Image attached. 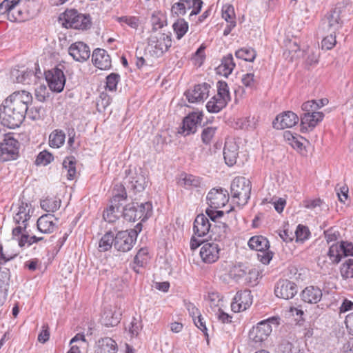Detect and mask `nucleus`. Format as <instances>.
I'll use <instances>...</instances> for the list:
<instances>
[{
	"instance_id": "f257e3e1",
	"label": "nucleus",
	"mask_w": 353,
	"mask_h": 353,
	"mask_svg": "<svg viewBox=\"0 0 353 353\" xmlns=\"http://www.w3.org/2000/svg\"><path fill=\"white\" fill-rule=\"evenodd\" d=\"M32 96L26 90L14 92L4 100L0 108L1 123L9 128H15L23 123Z\"/></svg>"
},
{
	"instance_id": "69168bd1",
	"label": "nucleus",
	"mask_w": 353,
	"mask_h": 353,
	"mask_svg": "<svg viewBox=\"0 0 353 353\" xmlns=\"http://www.w3.org/2000/svg\"><path fill=\"white\" fill-rule=\"evenodd\" d=\"M44 110L41 107H32L30 110L28 109L26 114L33 121L39 120L44 116Z\"/></svg>"
},
{
	"instance_id": "5701e85b",
	"label": "nucleus",
	"mask_w": 353,
	"mask_h": 353,
	"mask_svg": "<svg viewBox=\"0 0 353 353\" xmlns=\"http://www.w3.org/2000/svg\"><path fill=\"white\" fill-rule=\"evenodd\" d=\"M58 221L54 215L52 214H46L41 216L37 222L38 230L43 234H50L54 232L57 226Z\"/></svg>"
},
{
	"instance_id": "5fc2aeb1",
	"label": "nucleus",
	"mask_w": 353,
	"mask_h": 353,
	"mask_svg": "<svg viewBox=\"0 0 353 353\" xmlns=\"http://www.w3.org/2000/svg\"><path fill=\"white\" fill-rule=\"evenodd\" d=\"M242 84L251 90L256 89L257 85V80L253 73H247L242 76Z\"/></svg>"
},
{
	"instance_id": "de8ad7c7",
	"label": "nucleus",
	"mask_w": 353,
	"mask_h": 353,
	"mask_svg": "<svg viewBox=\"0 0 353 353\" xmlns=\"http://www.w3.org/2000/svg\"><path fill=\"white\" fill-rule=\"evenodd\" d=\"M63 167L67 171V179L72 180L76 174L74 158L73 157L66 158L63 162Z\"/></svg>"
},
{
	"instance_id": "b1692460",
	"label": "nucleus",
	"mask_w": 353,
	"mask_h": 353,
	"mask_svg": "<svg viewBox=\"0 0 353 353\" xmlns=\"http://www.w3.org/2000/svg\"><path fill=\"white\" fill-rule=\"evenodd\" d=\"M92 61L100 70H108L111 67L110 57L103 49L97 48L93 51Z\"/></svg>"
},
{
	"instance_id": "aec40b11",
	"label": "nucleus",
	"mask_w": 353,
	"mask_h": 353,
	"mask_svg": "<svg viewBox=\"0 0 353 353\" xmlns=\"http://www.w3.org/2000/svg\"><path fill=\"white\" fill-rule=\"evenodd\" d=\"M68 53L75 61L84 62L90 56V49L85 43L77 41L70 45L68 48Z\"/></svg>"
},
{
	"instance_id": "a878e982",
	"label": "nucleus",
	"mask_w": 353,
	"mask_h": 353,
	"mask_svg": "<svg viewBox=\"0 0 353 353\" xmlns=\"http://www.w3.org/2000/svg\"><path fill=\"white\" fill-rule=\"evenodd\" d=\"M323 112L304 113L301 117V130H312L320 121L323 120Z\"/></svg>"
},
{
	"instance_id": "bf43d9fd",
	"label": "nucleus",
	"mask_w": 353,
	"mask_h": 353,
	"mask_svg": "<svg viewBox=\"0 0 353 353\" xmlns=\"http://www.w3.org/2000/svg\"><path fill=\"white\" fill-rule=\"evenodd\" d=\"M216 132V127H207L203 130L201 139L204 144L208 145L211 143Z\"/></svg>"
},
{
	"instance_id": "e2e57ef3",
	"label": "nucleus",
	"mask_w": 353,
	"mask_h": 353,
	"mask_svg": "<svg viewBox=\"0 0 353 353\" xmlns=\"http://www.w3.org/2000/svg\"><path fill=\"white\" fill-rule=\"evenodd\" d=\"M267 203H272L274 207L275 210L277 212L281 213L283 212V210L284 209V207L286 204V201H285V199H284L283 198H278V199H272L270 201H268V199H264L262 201L263 204H265Z\"/></svg>"
},
{
	"instance_id": "e433bc0d",
	"label": "nucleus",
	"mask_w": 353,
	"mask_h": 353,
	"mask_svg": "<svg viewBox=\"0 0 353 353\" xmlns=\"http://www.w3.org/2000/svg\"><path fill=\"white\" fill-rule=\"evenodd\" d=\"M179 183L186 189L198 188L201 185V179L192 174H182Z\"/></svg>"
},
{
	"instance_id": "6e6552de",
	"label": "nucleus",
	"mask_w": 353,
	"mask_h": 353,
	"mask_svg": "<svg viewBox=\"0 0 353 353\" xmlns=\"http://www.w3.org/2000/svg\"><path fill=\"white\" fill-rule=\"evenodd\" d=\"M248 246L251 250L258 251V259L265 265L268 264L273 257V253L269 250L268 240L263 236H254L248 241Z\"/></svg>"
},
{
	"instance_id": "473e14b6",
	"label": "nucleus",
	"mask_w": 353,
	"mask_h": 353,
	"mask_svg": "<svg viewBox=\"0 0 353 353\" xmlns=\"http://www.w3.org/2000/svg\"><path fill=\"white\" fill-rule=\"evenodd\" d=\"M33 77H34V74L32 70L19 71V70H13L11 72V78L13 81L17 83L30 84Z\"/></svg>"
},
{
	"instance_id": "4d7b16f0",
	"label": "nucleus",
	"mask_w": 353,
	"mask_h": 353,
	"mask_svg": "<svg viewBox=\"0 0 353 353\" xmlns=\"http://www.w3.org/2000/svg\"><path fill=\"white\" fill-rule=\"evenodd\" d=\"M259 276L260 272L257 269H249L248 270H247L245 281L250 286H255L259 282L258 281Z\"/></svg>"
},
{
	"instance_id": "c85d7f7f",
	"label": "nucleus",
	"mask_w": 353,
	"mask_h": 353,
	"mask_svg": "<svg viewBox=\"0 0 353 353\" xmlns=\"http://www.w3.org/2000/svg\"><path fill=\"white\" fill-rule=\"evenodd\" d=\"M117 344L110 337L101 338L97 342L96 353H117Z\"/></svg>"
},
{
	"instance_id": "2f4dec72",
	"label": "nucleus",
	"mask_w": 353,
	"mask_h": 353,
	"mask_svg": "<svg viewBox=\"0 0 353 353\" xmlns=\"http://www.w3.org/2000/svg\"><path fill=\"white\" fill-rule=\"evenodd\" d=\"M235 63L232 54H228L221 60V64L217 68L219 74L228 77L235 68Z\"/></svg>"
},
{
	"instance_id": "c756f323",
	"label": "nucleus",
	"mask_w": 353,
	"mask_h": 353,
	"mask_svg": "<svg viewBox=\"0 0 353 353\" xmlns=\"http://www.w3.org/2000/svg\"><path fill=\"white\" fill-rule=\"evenodd\" d=\"M301 297L304 302L316 303L319 302L322 298V292L319 288L309 286L303 290Z\"/></svg>"
},
{
	"instance_id": "09e8293b",
	"label": "nucleus",
	"mask_w": 353,
	"mask_h": 353,
	"mask_svg": "<svg viewBox=\"0 0 353 353\" xmlns=\"http://www.w3.org/2000/svg\"><path fill=\"white\" fill-rule=\"evenodd\" d=\"M190 0H180L172 6V12L177 16L184 15L190 10Z\"/></svg>"
},
{
	"instance_id": "6ab92c4d",
	"label": "nucleus",
	"mask_w": 353,
	"mask_h": 353,
	"mask_svg": "<svg viewBox=\"0 0 353 353\" xmlns=\"http://www.w3.org/2000/svg\"><path fill=\"white\" fill-rule=\"evenodd\" d=\"M298 116L292 111H286L276 116L273 121V127L278 130L290 128L299 122Z\"/></svg>"
},
{
	"instance_id": "338daca9",
	"label": "nucleus",
	"mask_w": 353,
	"mask_h": 353,
	"mask_svg": "<svg viewBox=\"0 0 353 353\" xmlns=\"http://www.w3.org/2000/svg\"><path fill=\"white\" fill-rule=\"evenodd\" d=\"M336 35L335 33L330 32L329 35L323 38L321 41V46L323 49L331 50L336 45Z\"/></svg>"
},
{
	"instance_id": "bb28decb",
	"label": "nucleus",
	"mask_w": 353,
	"mask_h": 353,
	"mask_svg": "<svg viewBox=\"0 0 353 353\" xmlns=\"http://www.w3.org/2000/svg\"><path fill=\"white\" fill-rule=\"evenodd\" d=\"M342 21L340 18V10L334 9L332 10L324 19V28H327L330 32L336 33L341 28Z\"/></svg>"
},
{
	"instance_id": "f3484780",
	"label": "nucleus",
	"mask_w": 353,
	"mask_h": 353,
	"mask_svg": "<svg viewBox=\"0 0 353 353\" xmlns=\"http://www.w3.org/2000/svg\"><path fill=\"white\" fill-rule=\"evenodd\" d=\"M297 292L296 285L288 280L279 281L274 289V293L277 297L286 300L292 299Z\"/></svg>"
},
{
	"instance_id": "1a4fd4ad",
	"label": "nucleus",
	"mask_w": 353,
	"mask_h": 353,
	"mask_svg": "<svg viewBox=\"0 0 353 353\" xmlns=\"http://www.w3.org/2000/svg\"><path fill=\"white\" fill-rule=\"evenodd\" d=\"M19 142L10 134H5L0 143V159L3 161L17 159L19 156Z\"/></svg>"
},
{
	"instance_id": "4be33fe9",
	"label": "nucleus",
	"mask_w": 353,
	"mask_h": 353,
	"mask_svg": "<svg viewBox=\"0 0 353 353\" xmlns=\"http://www.w3.org/2000/svg\"><path fill=\"white\" fill-rule=\"evenodd\" d=\"M19 253L17 242L14 239L8 241L4 245H0V261L4 263L14 259ZM0 264L2 262L0 261Z\"/></svg>"
},
{
	"instance_id": "0e129e2a",
	"label": "nucleus",
	"mask_w": 353,
	"mask_h": 353,
	"mask_svg": "<svg viewBox=\"0 0 353 353\" xmlns=\"http://www.w3.org/2000/svg\"><path fill=\"white\" fill-rule=\"evenodd\" d=\"M141 329L142 323L141 319L133 317L129 325V332L131 336H137Z\"/></svg>"
},
{
	"instance_id": "f704fd0d",
	"label": "nucleus",
	"mask_w": 353,
	"mask_h": 353,
	"mask_svg": "<svg viewBox=\"0 0 353 353\" xmlns=\"http://www.w3.org/2000/svg\"><path fill=\"white\" fill-rule=\"evenodd\" d=\"M30 209L28 208V204L27 203H21V205L19 207V211L14 216V221L17 224L24 225V228L27 227V222L30 218L29 214Z\"/></svg>"
},
{
	"instance_id": "8fccbe9b",
	"label": "nucleus",
	"mask_w": 353,
	"mask_h": 353,
	"mask_svg": "<svg viewBox=\"0 0 353 353\" xmlns=\"http://www.w3.org/2000/svg\"><path fill=\"white\" fill-rule=\"evenodd\" d=\"M327 256L332 263H338L341 259L342 250H341V245L337 243L332 244L327 252Z\"/></svg>"
},
{
	"instance_id": "0eeeda50",
	"label": "nucleus",
	"mask_w": 353,
	"mask_h": 353,
	"mask_svg": "<svg viewBox=\"0 0 353 353\" xmlns=\"http://www.w3.org/2000/svg\"><path fill=\"white\" fill-rule=\"evenodd\" d=\"M271 324L278 325L279 317H271L258 323L256 326L250 331L249 337L255 343H261L268 339L272 331Z\"/></svg>"
},
{
	"instance_id": "a19ab883",
	"label": "nucleus",
	"mask_w": 353,
	"mask_h": 353,
	"mask_svg": "<svg viewBox=\"0 0 353 353\" xmlns=\"http://www.w3.org/2000/svg\"><path fill=\"white\" fill-rule=\"evenodd\" d=\"M61 200L57 198H46L41 201V207L48 212H54L58 210L61 206Z\"/></svg>"
},
{
	"instance_id": "37998d69",
	"label": "nucleus",
	"mask_w": 353,
	"mask_h": 353,
	"mask_svg": "<svg viewBox=\"0 0 353 353\" xmlns=\"http://www.w3.org/2000/svg\"><path fill=\"white\" fill-rule=\"evenodd\" d=\"M119 212L120 206L111 203L108 208L103 212V216L105 221L113 223L118 219Z\"/></svg>"
},
{
	"instance_id": "79ce46f5",
	"label": "nucleus",
	"mask_w": 353,
	"mask_h": 353,
	"mask_svg": "<svg viewBox=\"0 0 353 353\" xmlns=\"http://www.w3.org/2000/svg\"><path fill=\"white\" fill-rule=\"evenodd\" d=\"M114 239L115 236L112 232H107L99 241V251L105 252L109 250L112 248L113 243H114Z\"/></svg>"
},
{
	"instance_id": "4c0bfd02",
	"label": "nucleus",
	"mask_w": 353,
	"mask_h": 353,
	"mask_svg": "<svg viewBox=\"0 0 353 353\" xmlns=\"http://www.w3.org/2000/svg\"><path fill=\"white\" fill-rule=\"evenodd\" d=\"M228 102L225 101L224 99H221L216 95H214L207 103L206 108L209 112L217 113L224 108Z\"/></svg>"
},
{
	"instance_id": "6e6d98bb",
	"label": "nucleus",
	"mask_w": 353,
	"mask_h": 353,
	"mask_svg": "<svg viewBox=\"0 0 353 353\" xmlns=\"http://www.w3.org/2000/svg\"><path fill=\"white\" fill-rule=\"evenodd\" d=\"M310 232L307 227L299 224L295 231L296 241L303 242L309 238Z\"/></svg>"
},
{
	"instance_id": "9d476101",
	"label": "nucleus",
	"mask_w": 353,
	"mask_h": 353,
	"mask_svg": "<svg viewBox=\"0 0 353 353\" xmlns=\"http://www.w3.org/2000/svg\"><path fill=\"white\" fill-rule=\"evenodd\" d=\"M137 236V232L135 230L120 231L115 236L114 246L118 251L128 252L132 248Z\"/></svg>"
},
{
	"instance_id": "c03bdc74",
	"label": "nucleus",
	"mask_w": 353,
	"mask_h": 353,
	"mask_svg": "<svg viewBox=\"0 0 353 353\" xmlns=\"http://www.w3.org/2000/svg\"><path fill=\"white\" fill-rule=\"evenodd\" d=\"M235 55L238 59L252 62L255 59L256 53L252 48H242L236 51Z\"/></svg>"
},
{
	"instance_id": "39448f33",
	"label": "nucleus",
	"mask_w": 353,
	"mask_h": 353,
	"mask_svg": "<svg viewBox=\"0 0 353 353\" xmlns=\"http://www.w3.org/2000/svg\"><path fill=\"white\" fill-rule=\"evenodd\" d=\"M172 45L170 36L158 32L151 34L148 38V51L150 56L159 58Z\"/></svg>"
},
{
	"instance_id": "72a5a7b5",
	"label": "nucleus",
	"mask_w": 353,
	"mask_h": 353,
	"mask_svg": "<svg viewBox=\"0 0 353 353\" xmlns=\"http://www.w3.org/2000/svg\"><path fill=\"white\" fill-rule=\"evenodd\" d=\"M150 259L147 248H141L134 258L132 269L139 273V268L147 264Z\"/></svg>"
},
{
	"instance_id": "ea45409f",
	"label": "nucleus",
	"mask_w": 353,
	"mask_h": 353,
	"mask_svg": "<svg viewBox=\"0 0 353 353\" xmlns=\"http://www.w3.org/2000/svg\"><path fill=\"white\" fill-rule=\"evenodd\" d=\"M126 199L127 193L124 185L121 183L116 184L112 191L111 203L120 206L121 205V202L125 201Z\"/></svg>"
},
{
	"instance_id": "cd10ccee",
	"label": "nucleus",
	"mask_w": 353,
	"mask_h": 353,
	"mask_svg": "<svg viewBox=\"0 0 353 353\" xmlns=\"http://www.w3.org/2000/svg\"><path fill=\"white\" fill-rule=\"evenodd\" d=\"M10 270L0 268V306L3 305L6 301L10 286Z\"/></svg>"
},
{
	"instance_id": "a18cd8bd",
	"label": "nucleus",
	"mask_w": 353,
	"mask_h": 353,
	"mask_svg": "<svg viewBox=\"0 0 353 353\" xmlns=\"http://www.w3.org/2000/svg\"><path fill=\"white\" fill-rule=\"evenodd\" d=\"M340 274L343 279L353 278V259H347L341 265Z\"/></svg>"
},
{
	"instance_id": "052dcab7",
	"label": "nucleus",
	"mask_w": 353,
	"mask_h": 353,
	"mask_svg": "<svg viewBox=\"0 0 353 353\" xmlns=\"http://www.w3.org/2000/svg\"><path fill=\"white\" fill-rule=\"evenodd\" d=\"M54 157L52 154L46 150L39 152L36 159L35 163L37 165H46L52 161Z\"/></svg>"
},
{
	"instance_id": "774afa93",
	"label": "nucleus",
	"mask_w": 353,
	"mask_h": 353,
	"mask_svg": "<svg viewBox=\"0 0 353 353\" xmlns=\"http://www.w3.org/2000/svg\"><path fill=\"white\" fill-rule=\"evenodd\" d=\"M325 239L328 243L335 242L340 236L339 230L335 228H330L324 231Z\"/></svg>"
},
{
	"instance_id": "680f3d73",
	"label": "nucleus",
	"mask_w": 353,
	"mask_h": 353,
	"mask_svg": "<svg viewBox=\"0 0 353 353\" xmlns=\"http://www.w3.org/2000/svg\"><path fill=\"white\" fill-rule=\"evenodd\" d=\"M117 21L121 23H125L128 26L134 29H137L139 25V20L136 17H117Z\"/></svg>"
},
{
	"instance_id": "9b49d317",
	"label": "nucleus",
	"mask_w": 353,
	"mask_h": 353,
	"mask_svg": "<svg viewBox=\"0 0 353 353\" xmlns=\"http://www.w3.org/2000/svg\"><path fill=\"white\" fill-rule=\"evenodd\" d=\"M46 79L50 89L57 92H61L65 83V77L62 69L57 67L46 72Z\"/></svg>"
},
{
	"instance_id": "a211bd4d",
	"label": "nucleus",
	"mask_w": 353,
	"mask_h": 353,
	"mask_svg": "<svg viewBox=\"0 0 353 353\" xmlns=\"http://www.w3.org/2000/svg\"><path fill=\"white\" fill-rule=\"evenodd\" d=\"M203 117V114L201 112H194L189 114L183 119L182 131L180 132L184 134V136L196 132L197 125L201 123Z\"/></svg>"
},
{
	"instance_id": "20e7f679",
	"label": "nucleus",
	"mask_w": 353,
	"mask_h": 353,
	"mask_svg": "<svg viewBox=\"0 0 353 353\" xmlns=\"http://www.w3.org/2000/svg\"><path fill=\"white\" fill-rule=\"evenodd\" d=\"M64 22L63 25L65 28H71L77 30H85L92 26L91 18L89 14L79 13L77 10H66L63 14Z\"/></svg>"
},
{
	"instance_id": "603ef678",
	"label": "nucleus",
	"mask_w": 353,
	"mask_h": 353,
	"mask_svg": "<svg viewBox=\"0 0 353 353\" xmlns=\"http://www.w3.org/2000/svg\"><path fill=\"white\" fill-rule=\"evenodd\" d=\"M165 16L160 11H155L151 17V23L153 30H157L163 27L165 23Z\"/></svg>"
},
{
	"instance_id": "f8f14e48",
	"label": "nucleus",
	"mask_w": 353,
	"mask_h": 353,
	"mask_svg": "<svg viewBox=\"0 0 353 353\" xmlns=\"http://www.w3.org/2000/svg\"><path fill=\"white\" fill-rule=\"evenodd\" d=\"M206 199L210 208L218 209L225 206L228 202L229 194L228 190L222 188H212Z\"/></svg>"
},
{
	"instance_id": "58836bf2",
	"label": "nucleus",
	"mask_w": 353,
	"mask_h": 353,
	"mask_svg": "<svg viewBox=\"0 0 353 353\" xmlns=\"http://www.w3.org/2000/svg\"><path fill=\"white\" fill-rule=\"evenodd\" d=\"M65 134L60 130L52 131L49 136V145L51 148H59L65 143Z\"/></svg>"
},
{
	"instance_id": "423d86ee",
	"label": "nucleus",
	"mask_w": 353,
	"mask_h": 353,
	"mask_svg": "<svg viewBox=\"0 0 353 353\" xmlns=\"http://www.w3.org/2000/svg\"><path fill=\"white\" fill-rule=\"evenodd\" d=\"M124 183L134 193L142 192L146 188L148 180L145 172L141 168H130L125 171Z\"/></svg>"
},
{
	"instance_id": "7ed1b4c3",
	"label": "nucleus",
	"mask_w": 353,
	"mask_h": 353,
	"mask_svg": "<svg viewBox=\"0 0 353 353\" xmlns=\"http://www.w3.org/2000/svg\"><path fill=\"white\" fill-rule=\"evenodd\" d=\"M252 185L249 179L243 176L235 177L230 186V192L234 199L239 205H245L250 198Z\"/></svg>"
},
{
	"instance_id": "13d9d810",
	"label": "nucleus",
	"mask_w": 353,
	"mask_h": 353,
	"mask_svg": "<svg viewBox=\"0 0 353 353\" xmlns=\"http://www.w3.org/2000/svg\"><path fill=\"white\" fill-rule=\"evenodd\" d=\"M120 80L119 74L117 73H111L106 77V90L109 91H115L117 84Z\"/></svg>"
},
{
	"instance_id": "864d4df0",
	"label": "nucleus",
	"mask_w": 353,
	"mask_h": 353,
	"mask_svg": "<svg viewBox=\"0 0 353 353\" xmlns=\"http://www.w3.org/2000/svg\"><path fill=\"white\" fill-rule=\"evenodd\" d=\"M285 138L293 148L300 151L303 149V144L301 141L303 139L302 137H296L290 132H287L285 134Z\"/></svg>"
},
{
	"instance_id": "412c9836",
	"label": "nucleus",
	"mask_w": 353,
	"mask_h": 353,
	"mask_svg": "<svg viewBox=\"0 0 353 353\" xmlns=\"http://www.w3.org/2000/svg\"><path fill=\"white\" fill-rule=\"evenodd\" d=\"M239 145L234 139H227L223 148V157L225 163L232 166L236 163L239 156Z\"/></svg>"
},
{
	"instance_id": "f03ea898",
	"label": "nucleus",
	"mask_w": 353,
	"mask_h": 353,
	"mask_svg": "<svg viewBox=\"0 0 353 353\" xmlns=\"http://www.w3.org/2000/svg\"><path fill=\"white\" fill-rule=\"evenodd\" d=\"M152 209V204L149 202L141 204L132 203L123 208V216L128 221L134 222L139 219L144 221L151 216Z\"/></svg>"
},
{
	"instance_id": "dca6fc26",
	"label": "nucleus",
	"mask_w": 353,
	"mask_h": 353,
	"mask_svg": "<svg viewBox=\"0 0 353 353\" xmlns=\"http://www.w3.org/2000/svg\"><path fill=\"white\" fill-rule=\"evenodd\" d=\"M210 85L207 83L198 84L185 92V95L190 103L203 101L209 96Z\"/></svg>"
},
{
	"instance_id": "3c124183",
	"label": "nucleus",
	"mask_w": 353,
	"mask_h": 353,
	"mask_svg": "<svg viewBox=\"0 0 353 353\" xmlns=\"http://www.w3.org/2000/svg\"><path fill=\"white\" fill-rule=\"evenodd\" d=\"M221 99H224L225 101L229 102L231 99L229 88L226 82L219 81L217 83V94H216Z\"/></svg>"
},
{
	"instance_id": "2eb2a0df",
	"label": "nucleus",
	"mask_w": 353,
	"mask_h": 353,
	"mask_svg": "<svg viewBox=\"0 0 353 353\" xmlns=\"http://www.w3.org/2000/svg\"><path fill=\"white\" fill-rule=\"evenodd\" d=\"M252 295L250 290L239 291L231 303L232 310L234 312L245 311L252 304Z\"/></svg>"
},
{
	"instance_id": "393cba45",
	"label": "nucleus",
	"mask_w": 353,
	"mask_h": 353,
	"mask_svg": "<svg viewBox=\"0 0 353 353\" xmlns=\"http://www.w3.org/2000/svg\"><path fill=\"white\" fill-rule=\"evenodd\" d=\"M212 225L203 214L196 216L193 225L194 233L199 237L205 236L210 232Z\"/></svg>"
},
{
	"instance_id": "49530a36",
	"label": "nucleus",
	"mask_w": 353,
	"mask_h": 353,
	"mask_svg": "<svg viewBox=\"0 0 353 353\" xmlns=\"http://www.w3.org/2000/svg\"><path fill=\"white\" fill-rule=\"evenodd\" d=\"M172 27L176 34V38L181 39L188 30V23L183 19H179L174 23Z\"/></svg>"
},
{
	"instance_id": "c9c22d12",
	"label": "nucleus",
	"mask_w": 353,
	"mask_h": 353,
	"mask_svg": "<svg viewBox=\"0 0 353 353\" xmlns=\"http://www.w3.org/2000/svg\"><path fill=\"white\" fill-rule=\"evenodd\" d=\"M119 313L113 312L112 310H105L101 316V323L106 327H113L117 325L120 321Z\"/></svg>"
},
{
	"instance_id": "7c9ffc66",
	"label": "nucleus",
	"mask_w": 353,
	"mask_h": 353,
	"mask_svg": "<svg viewBox=\"0 0 353 353\" xmlns=\"http://www.w3.org/2000/svg\"><path fill=\"white\" fill-rule=\"evenodd\" d=\"M228 225L223 222H216L212 226L210 238L214 241H221L227 236Z\"/></svg>"
},
{
	"instance_id": "4468645a",
	"label": "nucleus",
	"mask_w": 353,
	"mask_h": 353,
	"mask_svg": "<svg viewBox=\"0 0 353 353\" xmlns=\"http://www.w3.org/2000/svg\"><path fill=\"white\" fill-rule=\"evenodd\" d=\"M23 13L20 0H4L0 3V14H7L11 20H22Z\"/></svg>"
},
{
	"instance_id": "ddd939ff",
	"label": "nucleus",
	"mask_w": 353,
	"mask_h": 353,
	"mask_svg": "<svg viewBox=\"0 0 353 353\" xmlns=\"http://www.w3.org/2000/svg\"><path fill=\"white\" fill-rule=\"evenodd\" d=\"M221 248L216 242H205L200 250V256L205 263H215L220 257Z\"/></svg>"
}]
</instances>
